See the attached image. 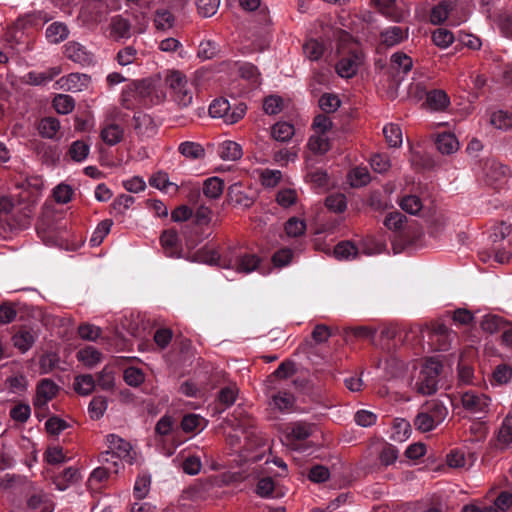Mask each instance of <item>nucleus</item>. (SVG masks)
<instances>
[{
    "label": "nucleus",
    "mask_w": 512,
    "mask_h": 512,
    "mask_svg": "<svg viewBox=\"0 0 512 512\" xmlns=\"http://www.w3.org/2000/svg\"><path fill=\"white\" fill-rule=\"evenodd\" d=\"M149 183L152 187H155L159 190H163V191H166L168 192L169 191V188H173L174 191H178V185H176L175 183H172L169 181V177H168V174L166 172H157L156 174H154L150 180H149Z\"/></svg>",
    "instance_id": "42"
},
{
    "label": "nucleus",
    "mask_w": 512,
    "mask_h": 512,
    "mask_svg": "<svg viewBox=\"0 0 512 512\" xmlns=\"http://www.w3.org/2000/svg\"><path fill=\"white\" fill-rule=\"evenodd\" d=\"M512 378V368L506 364L498 365L493 372V380L497 384H506Z\"/></svg>",
    "instance_id": "64"
},
{
    "label": "nucleus",
    "mask_w": 512,
    "mask_h": 512,
    "mask_svg": "<svg viewBox=\"0 0 512 512\" xmlns=\"http://www.w3.org/2000/svg\"><path fill=\"white\" fill-rule=\"evenodd\" d=\"M504 320L497 315H485L480 323L483 331L494 334L504 327Z\"/></svg>",
    "instance_id": "43"
},
{
    "label": "nucleus",
    "mask_w": 512,
    "mask_h": 512,
    "mask_svg": "<svg viewBox=\"0 0 512 512\" xmlns=\"http://www.w3.org/2000/svg\"><path fill=\"white\" fill-rule=\"evenodd\" d=\"M58 386L50 379H43L37 385L34 405L37 408L46 406L58 393Z\"/></svg>",
    "instance_id": "12"
},
{
    "label": "nucleus",
    "mask_w": 512,
    "mask_h": 512,
    "mask_svg": "<svg viewBox=\"0 0 512 512\" xmlns=\"http://www.w3.org/2000/svg\"><path fill=\"white\" fill-rule=\"evenodd\" d=\"M220 5V0H198L197 9L201 16L207 18L213 16Z\"/></svg>",
    "instance_id": "59"
},
{
    "label": "nucleus",
    "mask_w": 512,
    "mask_h": 512,
    "mask_svg": "<svg viewBox=\"0 0 512 512\" xmlns=\"http://www.w3.org/2000/svg\"><path fill=\"white\" fill-rule=\"evenodd\" d=\"M391 68L398 73L407 74L413 67V60L403 52H395L390 60Z\"/></svg>",
    "instance_id": "26"
},
{
    "label": "nucleus",
    "mask_w": 512,
    "mask_h": 512,
    "mask_svg": "<svg viewBox=\"0 0 512 512\" xmlns=\"http://www.w3.org/2000/svg\"><path fill=\"white\" fill-rule=\"evenodd\" d=\"M179 153L187 159L197 160L205 156V150L201 144L193 141L181 142L178 146Z\"/></svg>",
    "instance_id": "21"
},
{
    "label": "nucleus",
    "mask_w": 512,
    "mask_h": 512,
    "mask_svg": "<svg viewBox=\"0 0 512 512\" xmlns=\"http://www.w3.org/2000/svg\"><path fill=\"white\" fill-rule=\"evenodd\" d=\"M224 189V182L218 177H210L204 181L203 194L210 199L219 198Z\"/></svg>",
    "instance_id": "28"
},
{
    "label": "nucleus",
    "mask_w": 512,
    "mask_h": 512,
    "mask_svg": "<svg viewBox=\"0 0 512 512\" xmlns=\"http://www.w3.org/2000/svg\"><path fill=\"white\" fill-rule=\"evenodd\" d=\"M217 152L221 159L226 161L239 160L243 155L241 145L231 140H226L220 143Z\"/></svg>",
    "instance_id": "17"
},
{
    "label": "nucleus",
    "mask_w": 512,
    "mask_h": 512,
    "mask_svg": "<svg viewBox=\"0 0 512 512\" xmlns=\"http://www.w3.org/2000/svg\"><path fill=\"white\" fill-rule=\"evenodd\" d=\"M106 441L108 444V450L101 453L100 461L102 463L112 462L115 466L114 472L118 471V462L117 460H125L129 463H132L133 457L131 455L132 447L129 442L122 439L121 437L115 434H109L106 436Z\"/></svg>",
    "instance_id": "5"
},
{
    "label": "nucleus",
    "mask_w": 512,
    "mask_h": 512,
    "mask_svg": "<svg viewBox=\"0 0 512 512\" xmlns=\"http://www.w3.org/2000/svg\"><path fill=\"white\" fill-rule=\"evenodd\" d=\"M434 44L440 48L449 47L454 41V35L447 29L438 28L432 34Z\"/></svg>",
    "instance_id": "48"
},
{
    "label": "nucleus",
    "mask_w": 512,
    "mask_h": 512,
    "mask_svg": "<svg viewBox=\"0 0 512 512\" xmlns=\"http://www.w3.org/2000/svg\"><path fill=\"white\" fill-rule=\"evenodd\" d=\"M508 174L509 168L496 161H492L490 163L486 173L488 180L491 182L499 181L500 179L507 177Z\"/></svg>",
    "instance_id": "52"
},
{
    "label": "nucleus",
    "mask_w": 512,
    "mask_h": 512,
    "mask_svg": "<svg viewBox=\"0 0 512 512\" xmlns=\"http://www.w3.org/2000/svg\"><path fill=\"white\" fill-rule=\"evenodd\" d=\"M307 146L315 154H325L329 148V139L325 134H313L310 136Z\"/></svg>",
    "instance_id": "31"
},
{
    "label": "nucleus",
    "mask_w": 512,
    "mask_h": 512,
    "mask_svg": "<svg viewBox=\"0 0 512 512\" xmlns=\"http://www.w3.org/2000/svg\"><path fill=\"white\" fill-rule=\"evenodd\" d=\"M319 107L325 113H331L340 107V100L336 95L324 94L319 99Z\"/></svg>",
    "instance_id": "61"
},
{
    "label": "nucleus",
    "mask_w": 512,
    "mask_h": 512,
    "mask_svg": "<svg viewBox=\"0 0 512 512\" xmlns=\"http://www.w3.org/2000/svg\"><path fill=\"white\" fill-rule=\"evenodd\" d=\"M206 262L224 269L235 270L238 273L249 274L257 269L260 259L257 255L249 253L235 254L229 252L221 256L218 252L211 251Z\"/></svg>",
    "instance_id": "1"
},
{
    "label": "nucleus",
    "mask_w": 512,
    "mask_h": 512,
    "mask_svg": "<svg viewBox=\"0 0 512 512\" xmlns=\"http://www.w3.org/2000/svg\"><path fill=\"white\" fill-rule=\"evenodd\" d=\"M69 31L66 25L54 22L46 29V37L51 43H59L68 37Z\"/></svg>",
    "instance_id": "30"
},
{
    "label": "nucleus",
    "mask_w": 512,
    "mask_h": 512,
    "mask_svg": "<svg viewBox=\"0 0 512 512\" xmlns=\"http://www.w3.org/2000/svg\"><path fill=\"white\" fill-rule=\"evenodd\" d=\"M151 479L148 475L138 476L134 484V496L138 499L146 497L150 490Z\"/></svg>",
    "instance_id": "57"
},
{
    "label": "nucleus",
    "mask_w": 512,
    "mask_h": 512,
    "mask_svg": "<svg viewBox=\"0 0 512 512\" xmlns=\"http://www.w3.org/2000/svg\"><path fill=\"white\" fill-rule=\"evenodd\" d=\"M64 54L71 61L83 66L93 63V54L76 41H69L65 44Z\"/></svg>",
    "instance_id": "11"
},
{
    "label": "nucleus",
    "mask_w": 512,
    "mask_h": 512,
    "mask_svg": "<svg viewBox=\"0 0 512 512\" xmlns=\"http://www.w3.org/2000/svg\"><path fill=\"white\" fill-rule=\"evenodd\" d=\"M160 242L166 256L174 258L180 257L181 249L176 231H163V233L160 236Z\"/></svg>",
    "instance_id": "15"
},
{
    "label": "nucleus",
    "mask_w": 512,
    "mask_h": 512,
    "mask_svg": "<svg viewBox=\"0 0 512 512\" xmlns=\"http://www.w3.org/2000/svg\"><path fill=\"white\" fill-rule=\"evenodd\" d=\"M325 204L327 208L333 212L341 213L347 208V200L344 194L335 193L326 198Z\"/></svg>",
    "instance_id": "47"
},
{
    "label": "nucleus",
    "mask_w": 512,
    "mask_h": 512,
    "mask_svg": "<svg viewBox=\"0 0 512 512\" xmlns=\"http://www.w3.org/2000/svg\"><path fill=\"white\" fill-rule=\"evenodd\" d=\"M277 203L284 207L288 208L294 205L297 201V192L294 189H281L276 196Z\"/></svg>",
    "instance_id": "60"
},
{
    "label": "nucleus",
    "mask_w": 512,
    "mask_h": 512,
    "mask_svg": "<svg viewBox=\"0 0 512 512\" xmlns=\"http://www.w3.org/2000/svg\"><path fill=\"white\" fill-rule=\"evenodd\" d=\"M124 137V129L119 124L110 119H105L101 123L100 138L109 146H115L122 141Z\"/></svg>",
    "instance_id": "10"
},
{
    "label": "nucleus",
    "mask_w": 512,
    "mask_h": 512,
    "mask_svg": "<svg viewBox=\"0 0 512 512\" xmlns=\"http://www.w3.org/2000/svg\"><path fill=\"white\" fill-rule=\"evenodd\" d=\"M73 189L67 184H59L53 189V197L59 204H66L71 201Z\"/></svg>",
    "instance_id": "58"
},
{
    "label": "nucleus",
    "mask_w": 512,
    "mask_h": 512,
    "mask_svg": "<svg viewBox=\"0 0 512 512\" xmlns=\"http://www.w3.org/2000/svg\"><path fill=\"white\" fill-rule=\"evenodd\" d=\"M144 373L135 367H129L124 370V380L130 386H139L144 382Z\"/></svg>",
    "instance_id": "63"
},
{
    "label": "nucleus",
    "mask_w": 512,
    "mask_h": 512,
    "mask_svg": "<svg viewBox=\"0 0 512 512\" xmlns=\"http://www.w3.org/2000/svg\"><path fill=\"white\" fill-rule=\"evenodd\" d=\"M90 82L91 78L87 74L70 73L59 78L55 85L57 89L75 93L86 90L89 87Z\"/></svg>",
    "instance_id": "9"
},
{
    "label": "nucleus",
    "mask_w": 512,
    "mask_h": 512,
    "mask_svg": "<svg viewBox=\"0 0 512 512\" xmlns=\"http://www.w3.org/2000/svg\"><path fill=\"white\" fill-rule=\"evenodd\" d=\"M348 178L353 187L365 186L371 180L370 173L366 167H356L352 169Z\"/></svg>",
    "instance_id": "41"
},
{
    "label": "nucleus",
    "mask_w": 512,
    "mask_h": 512,
    "mask_svg": "<svg viewBox=\"0 0 512 512\" xmlns=\"http://www.w3.org/2000/svg\"><path fill=\"white\" fill-rule=\"evenodd\" d=\"M59 358L55 353H46L40 357L39 367L41 374L50 373L58 364Z\"/></svg>",
    "instance_id": "62"
},
{
    "label": "nucleus",
    "mask_w": 512,
    "mask_h": 512,
    "mask_svg": "<svg viewBox=\"0 0 512 512\" xmlns=\"http://www.w3.org/2000/svg\"><path fill=\"white\" fill-rule=\"evenodd\" d=\"M448 408L440 399H431L422 405L414 419V426L421 432H429L439 426L447 417Z\"/></svg>",
    "instance_id": "2"
},
{
    "label": "nucleus",
    "mask_w": 512,
    "mask_h": 512,
    "mask_svg": "<svg viewBox=\"0 0 512 512\" xmlns=\"http://www.w3.org/2000/svg\"><path fill=\"white\" fill-rule=\"evenodd\" d=\"M181 427L185 432L202 430L205 427V420L197 414H188L183 417Z\"/></svg>",
    "instance_id": "45"
},
{
    "label": "nucleus",
    "mask_w": 512,
    "mask_h": 512,
    "mask_svg": "<svg viewBox=\"0 0 512 512\" xmlns=\"http://www.w3.org/2000/svg\"><path fill=\"white\" fill-rule=\"evenodd\" d=\"M35 342V337L28 330H20L13 336V343L21 352L28 351Z\"/></svg>",
    "instance_id": "39"
},
{
    "label": "nucleus",
    "mask_w": 512,
    "mask_h": 512,
    "mask_svg": "<svg viewBox=\"0 0 512 512\" xmlns=\"http://www.w3.org/2000/svg\"><path fill=\"white\" fill-rule=\"evenodd\" d=\"M134 129L139 134L153 132L154 126L152 118L149 115L141 113L134 115Z\"/></svg>",
    "instance_id": "49"
},
{
    "label": "nucleus",
    "mask_w": 512,
    "mask_h": 512,
    "mask_svg": "<svg viewBox=\"0 0 512 512\" xmlns=\"http://www.w3.org/2000/svg\"><path fill=\"white\" fill-rule=\"evenodd\" d=\"M77 359L85 366L91 368L102 360V354L93 346H87L77 352Z\"/></svg>",
    "instance_id": "22"
},
{
    "label": "nucleus",
    "mask_w": 512,
    "mask_h": 512,
    "mask_svg": "<svg viewBox=\"0 0 512 512\" xmlns=\"http://www.w3.org/2000/svg\"><path fill=\"white\" fill-rule=\"evenodd\" d=\"M60 122L54 117H46L41 119L38 125L39 134L43 138L53 139L60 130Z\"/></svg>",
    "instance_id": "27"
},
{
    "label": "nucleus",
    "mask_w": 512,
    "mask_h": 512,
    "mask_svg": "<svg viewBox=\"0 0 512 512\" xmlns=\"http://www.w3.org/2000/svg\"><path fill=\"white\" fill-rule=\"evenodd\" d=\"M295 398L287 391H279L272 396L270 406L280 412H290L294 406Z\"/></svg>",
    "instance_id": "20"
},
{
    "label": "nucleus",
    "mask_w": 512,
    "mask_h": 512,
    "mask_svg": "<svg viewBox=\"0 0 512 512\" xmlns=\"http://www.w3.org/2000/svg\"><path fill=\"white\" fill-rule=\"evenodd\" d=\"M282 173L280 170L264 169L260 174V180L265 187H275L281 180Z\"/></svg>",
    "instance_id": "56"
},
{
    "label": "nucleus",
    "mask_w": 512,
    "mask_h": 512,
    "mask_svg": "<svg viewBox=\"0 0 512 512\" xmlns=\"http://www.w3.org/2000/svg\"><path fill=\"white\" fill-rule=\"evenodd\" d=\"M361 62L362 56L360 54L350 53L339 60L336 71L342 78H351L356 74Z\"/></svg>",
    "instance_id": "13"
},
{
    "label": "nucleus",
    "mask_w": 512,
    "mask_h": 512,
    "mask_svg": "<svg viewBox=\"0 0 512 512\" xmlns=\"http://www.w3.org/2000/svg\"><path fill=\"white\" fill-rule=\"evenodd\" d=\"M246 113V105L239 103L231 107L225 98L213 100L209 106V114L212 118H221L224 123L232 125L241 120Z\"/></svg>",
    "instance_id": "6"
},
{
    "label": "nucleus",
    "mask_w": 512,
    "mask_h": 512,
    "mask_svg": "<svg viewBox=\"0 0 512 512\" xmlns=\"http://www.w3.org/2000/svg\"><path fill=\"white\" fill-rule=\"evenodd\" d=\"M303 51L309 60L317 61L322 57L324 47L317 40L310 39L303 45Z\"/></svg>",
    "instance_id": "46"
},
{
    "label": "nucleus",
    "mask_w": 512,
    "mask_h": 512,
    "mask_svg": "<svg viewBox=\"0 0 512 512\" xmlns=\"http://www.w3.org/2000/svg\"><path fill=\"white\" fill-rule=\"evenodd\" d=\"M491 399L480 392L468 390L461 395V404L463 408L471 415L482 418L488 413Z\"/></svg>",
    "instance_id": "8"
},
{
    "label": "nucleus",
    "mask_w": 512,
    "mask_h": 512,
    "mask_svg": "<svg viewBox=\"0 0 512 512\" xmlns=\"http://www.w3.org/2000/svg\"><path fill=\"white\" fill-rule=\"evenodd\" d=\"M312 434V426L297 422L286 428L285 441L288 446L294 447L295 441L307 439Z\"/></svg>",
    "instance_id": "14"
},
{
    "label": "nucleus",
    "mask_w": 512,
    "mask_h": 512,
    "mask_svg": "<svg viewBox=\"0 0 512 512\" xmlns=\"http://www.w3.org/2000/svg\"><path fill=\"white\" fill-rule=\"evenodd\" d=\"M295 133L294 126L288 122H278L272 127V137L281 142L290 140Z\"/></svg>",
    "instance_id": "33"
},
{
    "label": "nucleus",
    "mask_w": 512,
    "mask_h": 512,
    "mask_svg": "<svg viewBox=\"0 0 512 512\" xmlns=\"http://www.w3.org/2000/svg\"><path fill=\"white\" fill-rule=\"evenodd\" d=\"M237 395L238 388L235 385H230L220 390L218 400L225 408H228L235 403Z\"/></svg>",
    "instance_id": "53"
},
{
    "label": "nucleus",
    "mask_w": 512,
    "mask_h": 512,
    "mask_svg": "<svg viewBox=\"0 0 512 512\" xmlns=\"http://www.w3.org/2000/svg\"><path fill=\"white\" fill-rule=\"evenodd\" d=\"M358 254V249L350 241H342L334 248V255L338 260H351Z\"/></svg>",
    "instance_id": "35"
},
{
    "label": "nucleus",
    "mask_w": 512,
    "mask_h": 512,
    "mask_svg": "<svg viewBox=\"0 0 512 512\" xmlns=\"http://www.w3.org/2000/svg\"><path fill=\"white\" fill-rule=\"evenodd\" d=\"M113 225L112 220L105 219L101 221L97 227L95 228L91 238H90V244L93 247L99 246L104 238L109 234L111 227Z\"/></svg>",
    "instance_id": "40"
},
{
    "label": "nucleus",
    "mask_w": 512,
    "mask_h": 512,
    "mask_svg": "<svg viewBox=\"0 0 512 512\" xmlns=\"http://www.w3.org/2000/svg\"><path fill=\"white\" fill-rule=\"evenodd\" d=\"M381 42L388 47L398 45L408 37V29L391 26L381 32Z\"/></svg>",
    "instance_id": "16"
},
{
    "label": "nucleus",
    "mask_w": 512,
    "mask_h": 512,
    "mask_svg": "<svg viewBox=\"0 0 512 512\" xmlns=\"http://www.w3.org/2000/svg\"><path fill=\"white\" fill-rule=\"evenodd\" d=\"M74 390L83 396H87L95 389V380L92 375L76 376L73 383Z\"/></svg>",
    "instance_id": "29"
},
{
    "label": "nucleus",
    "mask_w": 512,
    "mask_h": 512,
    "mask_svg": "<svg viewBox=\"0 0 512 512\" xmlns=\"http://www.w3.org/2000/svg\"><path fill=\"white\" fill-rule=\"evenodd\" d=\"M383 135L389 147L397 148L402 145L403 136L399 125L388 123L383 127Z\"/></svg>",
    "instance_id": "25"
},
{
    "label": "nucleus",
    "mask_w": 512,
    "mask_h": 512,
    "mask_svg": "<svg viewBox=\"0 0 512 512\" xmlns=\"http://www.w3.org/2000/svg\"><path fill=\"white\" fill-rule=\"evenodd\" d=\"M45 460L52 465L61 464L68 460L63 448L60 446L48 447L44 453Z\"/></svg>",
    "instance_id": "54"
},
{
    "label": "nucleus",
    "mask_w": 512,
    "mask_h": 512,
    "mask_svg": "<svg viewBox=\"0 0 512 512\" xmlns=\"http://www.w3.org/2000/svg\"><path fill=\"white\" fill-rule=\"evenodd\" d=\"M175 18L172 13L165 9H159L155 12L154 25L157 30L167 31L174 25Z\"/></svg>",
    "instance_id": "36"
},
{
    "label": "nucleus",
    "mask_w": 512,
    "mask_h": 512,
    "mask_svg": "<svg viewBox=\"0 0 512 512\" xmlns=\"http://www.w3.org/2000/svg\"><path fill=\"white\" fill-rule=\"evenodd\" d=\"M285 232L288 237H300L306 231V223L304 220L299 219L297 217H291L285 223Z\"/></svg>",
    "instance_id": "44"
},
{
    "label": "nucleus",
    "mask_w": 512,
    "mask_h": 512,
    "mask_svg": "<svg viewBox=\"0 0 512 512\" xmlns=\"http://www.w3.org/2000/svg\"><path fill=\"white\" fill-rule=\"evenodd\" d=\"M90 145L83 140H76L70 145L67 155L74 162L81 163L87 159Z\"/></svg>",
    "instance_id": "24"
},
{
    "label": "nucleus",
    "mask_w": 512,
    "mask_h": 512,
    "mask_svg": "<svg viewBox=\"0 0 512 512\" xmlns=\"http://www.w3.org/2000/svg\"><path fill=\"white\" fill-rule=\"evenodd\" d=\"M110 35L114 39L129 38L131 36L129 21L120 15L114 16L110 22Z\"/></svg>",
    "instance_id": "18"
},
{
    "label": "nucleus",
    "mask_w": 512,
    "mask_h": 512,
    "mask_svg": "<svg viewBox=\"0 0 512 512\" xmlns=\"http://www.w3.org/2000/svg\"><path fill=\"white\" fill-rule=\"evenodd\" d=\"M108 407V403L105 397L96 396L94 397L89 404V413L92 419L101 418L106 409Z\"/></svg>",
    "instance_id": "50"
},
{
    "label": "nucleus",
    "mask_w": 512,
    "mask_h": 512,
    "mask_svg": "<svg viewBox=\"0 0 512 512\" xmlns=\"http://www.w3.org/2000/svg\"><path fill=\"white\" fill-rule=\"evenodd\" d=\"M455 13L456 4L453 0H441L432 8L430 21L432 24L437 25L448 19L452 25L458 26L468 19V14L466 12L458 18H455Z\"/></svg>",
    "instance_id": "7"
},
{
    "label": "nucleus",
    "mask_w": 512,
    "mask_h": 512,
    "mask_svg": "<svg viewBox=\"0 0 512 512\" xmlns=\"http://www.w3.org/2000/svg\"><path fill=\"white\" fill-rule=\"evenodd\" d=\"M400 207L407 213L416 215L422 209V202L418 196L408 195L401 199Z\"/></svg>",
    "instance_id": "51"
},
{
    "label": "nucleus",
    "mask_w": 512,
    "mask_h": 512,
    "mask_svg": "<svg viewBox=\"0 0 512 512\" xmlns=\"http://www.w3.org/2000/svg\"><path fill=\"white\" fill-rule=\"evenodd\" d=\"M379 11L393 21H400L404 18L403 11L396 6V0H372Z\"/></svg>",
    "instance_id": "19"
},
{
    "label": "nucleus",
    "mask_w": 512,
    "mask_h": 512,
    "mask_svg": "<svg viewBox=\"0 0 512 512\" xmlns=\"http://www.w3.org/2000/svg\"><path fill=\"white\" fill-rule=\"evenodd\" d=\"M165 83L171 90L173 101L180 108H187L192 104L194 91L188 83L187 77L182 72L178 70L168 71Z\"/></svg>",
    "instance_id": "3"
},
{
    "label": "nucleus",
    "mask_w": 512,
    "mask_h": 512,
    "mask_svg": "<svg viewBox=\"0 0 512 512\" xmlns=\"http://www.w3.org/2000/svg\"><path fill=\"white\" fill-rule=\"evenodd\" d=\"M490 124L497 129L507 130L512 126V115L504 110H497L491 113Z\"/></svg>",
    "instance_id": "38"
},
{
    "label": "nucleus",
    "mask_w": 512,
    "mask_h": 512,
    "mask_svg": "<svg viewBox=\"0 0 512 512\" xmlns=\"http://www.w3.org/2000/svg\"><path fill=\"white\" fill-rule=\"evenodd\" d=\"M436 146L442 154H452L459 149V142L454 134L443 133L438 135Z\"/></svg>",
    "instance_id": "23"
},
{
    "label": "nucleus",
    "mask_w": 512,
    "mask_h": 512,
    "mask_svg": "<svg viewBox=\"0 0 512 512\" xmlns=\"http://www.w3.org/2000/svg\"><path fill=\"white\" fill-rule=\"evenodd\" d=\"M27 505L32 510H39V512H52L53 507L52 504L46 494H35L32 495L28 501Z\"/></svg>",
    "instance_id": "37"
},
{
    "label": "nucleus",
    "mask_w": 512,
    "mask_h": 512,
    "mask_svg": "<svg viewBox=\"0 0 512 512\" xmlns=\"http://www.w3.org/2000/svg\"><path fill=\"white\" fill-rule=\"evenodd\" d=\"M498 440L505 445L512 444V414L504 418L499 429Z\"/></svg>",
    "instance_id": "55"
},
{
    "label": "nucleus",
    "mask_w": 512,
    "mask_h": 512,
    "mask_svg": "<svg viewBox=\"0 0 512 512\" xmlns=\"http://www.w3.org/2000/svg\"><path fill=\"white\" fill-rule=\"evenodd\" d=\"M52 105L57 113L66 115L73 111L75 100L67 94H58L54 97Z\"/></svg>",
    "instance_id": "32"
},
{
    "label": "nucleus",
    "mask_w": 512,
    "mask_h": 512,
    "mask_svg": "<svg viewBox=\"0 0 512 512\" xmlns=\"http://www.w3.org/2000/svg\"><path fill=\"white\" fill-rule=\"evenodd\" d=\"M442 364L435 359L427 360L421 367L413 384V389L421 395H431L437 391Z\"/></svg>",
    "instance_id": "4"
},
{
    "label": "nucleus",
    "mask_w": 512,
    "mask_h": 512,
    "mask_svg": "<svg viewBox=\"0 0 512 512\" xmlns=\"http://www.w3.org/2000/svg\"><path fill=\"white\" fill-rule=\"evenodd\" d=\"M427 104L435 111L443 110L449 105V98L444 91L434 90L428 93Z\"/></svg>",
    "instance_id": "34"
}]
</instances>
